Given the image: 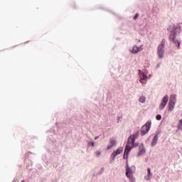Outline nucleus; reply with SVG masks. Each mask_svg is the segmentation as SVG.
Instances as JSON below:
<instances>
[{"label":"nucleus","mask_w":182,"mask_h":182,"mask_svg":"<svg viewBox=\"0 0 182 182\" xmlns=\"http://www.w3.org/2000/svg\"><path fill=\"white\" fill-rule=\"evenodd\" d=\"M176 102H177V95L172 94L171 95L170 97H169V102L168 103H172L176 105Z\"/></svg>","instance_id":"f8f14e48"},{"label":"nucleus","mask_w":182,"mask_h":182,"mask_svg":"<svg viewBox=\"0 0 182 182\" xmlns=\"http://www.w3.org/2000/svg\"><path fill=\"white\" fill-rule=\"evenodd\" d=\"M156 68H160V64H158V65H156Z\"/></svg>","instance_id":"5701e85b"},{"label":"nucleus","mask_w":182,"mask_h":182,"mask_svg":"<svg viewBox=\"0 0 182 182\" xmlns=\"http://www.w3.org/2000/svg\"><path fill=\"white\" fill-rule=\"evenodd\" d=\"M139 76L140 78V82L141 85H144L147 83V79H149V77H147V74L143 71L139 72Z\"/></svg>","instance_id":"423d86ee"},{"label":"nucleus","mask_w":182,"mask_h":182,"mask_svg":"<svg viewBox=\"0 0 182 182\" xmlns=\"http://www.w3.org/2000/svg\"><path fill=\"white\" fill-rule=\"evenodd\" d=\"M139 102H140V103H146V97L144 96L139 97Z\"/></svg>","instance_id":"2eb2a0df"},{"label":"nucleus","mask_w":182,"mask_h":182,"mask_svg":"<svg viewBox=\"0 0 182 182\" xmlns=\"http://www.w3.org/2000/svg\"><path fill=\"white\" fill-rule=\"evenodd\" d=\"M88 145L92 146V147H95V141H90Z\"/></svg>","instance_id":"a211bd4d"},{"label":"nucleus","mask_w":182,"mask_h":182,"mask_svg":"<svg viewBox=\"0 0 182 182\" xmlns=\"http://www.w3.org/2000/svg\"><path fill=\"white\" fill-rule=\"evenodd\" d=\"M168 106H169V112H173V110H174V107L176 106V104L168 103Z\"/></svg>","instance_id":"dca6fc26"},{"label":"nucleus","mask_w":182,"mask_h":182,"mask_svg":"<svg viewBox=\"0 0 182 182\" xmlns=\"http://www.w3.org/2000/svg\"><path fill=\"white\" fill-rule=\"evenodd\" d=\"M134 141H136V135H131L128 138V142L124 149V159H127V157H129V153H130L133 147H137V146H139L138 144H134Z\"/></svg>","instance_id":"f257e3e1"},{"label":"nucleus","mask_w":182,"mask_h":182,"mask_svg":"<svg viewBox=\"0 0 182 182\" xmlns=\"http://www.w3.org/2000/svg\"><path fill=\"white\" fill-rule=\"evenodd\" d=\"M21 182H25V181H21Z\"/></svg>","instance_id":"393cba45"},{"label":"nucleus","mask_w":182,"mask_h":182,"mask_svg":"<svg viewBox=\"0 0 182 182\" xmlns=\"http://www.w3.org/2000/svg\"><path fill=\"white\" fill-rule=\"evenodd\" d=\"M97 139H99V136H95V140H97Z\"/></svg>","instance_id":"4be33fe9"},{"label":"nucleus","mask_w":182,"mask_h":182,"mask_svg":"<svg viewBox=\"0 0 182 182\" xmlns=\"http://www.w3.org/2000/svg\"><path fill=\"white\" fill-rule=\"evenodd\" d=\"M116 144H117L116 140L114 139H111L109 145L107 146V150H110V149H113V147H114Z\"/></svg>","instance_id":"9b49d317"},{"label":"nucleus","mask_w":182,"mask_h":182,"mask_svg":"<svg viewBox=\"0 0 182 182\" xmlns=\"http://www.w3.org/2000/svg\"><path fill=\"white\" fill-rule=\"evenodd\" d=\"M161 119V116L160 114L156 115V120H160Z\"/></svg>","instance_id":"aec40b11"},{"label":"nucleus","mask_w":182,"mask_h":182,"mask_svg":"<svg viewBox=\"0 0 182 182\" xmlns=\"http://www.w3.org/2000/svg\"><path fill=\"white\" fill-rule=\"evenodd\" d=\"M95 154L97 157H99V156H100V154H102V152L100 151H95Z\"/></svg>","instance_id":"6ab92c4d"},{"label":"nucleus","mask_w":182,"mask_h":182,"mask_svg":"<svg viewBox=\"0 0 182 182\" xmlns=\"http://www.w3.org/2000/svg\"><path fill=\"white\" fill-rule=\"evenodd\" d=\"M164 45H166V41L162 40L161 43L158 46L157 55H158L159 59H164V52H165Z\"/></svg>","instance_id":"7ed1b4c3"},{"label":"nucleus","mask_w":182,"mask_h":182,"mask_svg":"<svg viewBox=\"0 0 182 182\" xmlns=\"http://www.w3.org/2000/svg\"><path fill=\"white\" fill-rule=\"evenodd\" d=\"M177 128H178V130H182V119L179 120Z\"/></svg>","instance_id":"f3484780"},{"label":"nucleus","mask_w":182,"mask_h":182,"mask_svg":"<svg viewBox=\"0 0 182 182\" xmlns=\"http://www.w3.org/2000/svg\"><path fill=\"white\" fill-rule=\"evenodd\" d=\"M157 141H159V134H156L151 141V147H154L156 144H157Z\"/></svg>","instance_id":"ddd939ff"},{"label":"nucleus","mask_w":182,"mask_h":182,"mask_svg":"<svg viewBox=\"0 0 182 182\" xmlns=\"http://www.w3.org/2000/svg\"><path fill=\"white\" fill-rule=\"evenodd\" d=\"M138 17H139V14H136L134 16V19L136 20V19H137Z\"/></svg>","instance_id":"412c9836"},{"label":"nucleus","mask_w":182,"mask_h":182,"mask_svg":"<svg viewBox=\"0 0 182 182\" xmlns=\"http://www.w3.org/2000/svg\"><path fill=\"white\" fill-rule=\"evenodd\" d=\"M179 33H180V29L176 28L175 31L172 32L171 34L170 35V41L171 42H173V43L178 44V49H181L180 41L178 40H176V37L177 36V35H179Z\"/></svg>","instance_id":"20e7f679"},{"label":"nucleus","mask_w":182,"mask_h":182,"mask_svg":"<svg viewBox=\"0 0 182 182\" xmlns=\"http://www.w3.org/2000/svg\"><path fill=\"white\" fill-rule=\"evenodd\" d=\"M147 171H148V173L145 176V180H146V181H150L151 180V178L153 177V173H151V172L150 171L149 168H148Z\"/></svg>","instance_id":"4468645a"},{"label":"nucleus","mask_w":182,"mask_h":182,"mask_svg":"<svg viewBox=\"0 0 182 182\" xmlns=\"http://www.w3.org/2000/svg\"><path fill=\"white\" fill-rule=\"evenodd\" d=\"M144 154H146V148H144V144H141L139 146V151L137 154V157H141V156H144Z\"/></svg>","instance_id":"9d476101"},{"label":"nucleus","mask_w":182,"mask_h":182,"mask_svg":"<svg viewBox=\"0 0 182 182\" xmlns=\"http://www.w3.org/2000/svg\"><path fill=\"white\" fill-rule=\"evenodd\" d=\"M122 153H123V147H119L116 151H114L112 153L111 157H112L113 160H114V159H116L119 154H122Z\"/></svg>","instance_id":"1a4fd4ad"},{"label":"nucleus","mask_w":182,"mask_h":182,"mask_svg":"<svg viewBox=\"0 0 182 182\" xmlns=\"http://www.w3.org/2000/svg\"><path fill=\"white\" fill-rule=\"evenodd\" d=\"M167 103H168V95H164L161 101V104L159 105V110H164L166 106H167Z\"/></svg>","instance_id":"0eeeda50"},{"label":"nucleus","mask_w":182,"mask_h":182,"mask_svg":"<svg viewBox=\"0 0 182 182\" xmlns=\"http://www.w3.org/2000/svg\"><path fill=\"white\" fill-rule=\"evenodd\" d=\"M175 45H176L177 49H178V43H175Z\"/></svg>","instance_id":"b1692460"},{"label":"nucleus","mask_w":182,"mask_h":182,"mask_svg":"<svg viewBox=\"0 0 182 182\" xmlns=\"http://www.w3.org/2000/svg\"><path fill=\"white\" fill-rule=\"evenodd\" d=\"M143 50L142 46H140L139 47H137V46H134L132 48L129 49V52L131 53H133V55H137L139 52H141Z\"/></svg>","instance_id":"6e6552de"},{"label":"nucleus","mask_w":182,"mask_h":182,"mask_svg":"<svg viewBox=\"0 0 182 182\" xmlns=\"http://www.w3.org/2000/svg\"><path fill=\"white\" fill-rule=\"evenodd\" d=\"M126 176L129 178L130 182H136V178H134V173L136 172V166H129V163L126 164Z\"/></svg>","instance_id":"f03ea898"},{"label":"nucleus","mask_w":182,"mask_h":182,"mask_svg":"<svg viewBox=\"0 0 182 182\" xmlns=\"http://www.w3.org/2000/svg\"><path fill=\"white\" fill-rule=\"evenodd\" d=\"M150 127H151V122H147L142 127L141 129V134L142 136H144L149 133L150 131Z\"/></svg>","instance_id":"39448f33"}]
</instances>
